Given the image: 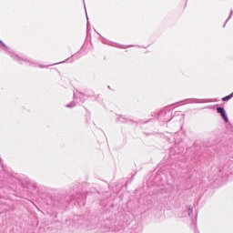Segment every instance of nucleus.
I'll return each mask as SVG.
<instances>
[{
    "label": "nucleus",
    "instance_id": "nucleus-2",
    "mask_svg": "<svg viewBox=\"0 0 233 233\" xmlns=\"http://www.w3.org/2000/svg\"><path fill=\"white\" fill-rule=\"evenodd\" d=\"M228 99H230V96L223 97L222 101H228Z\"/></svg>",
    "mask_w": 233,
    "mask_h": 233
},
{
    "label": "nucleus",
    "instance_id": "nucleus-3",
    "mask_svg": "<svg viewBox=\"0 0 233 233\" xmlns=\"http://www.w3.org/2000/svg\"><path fill=\"white\" fill-rule=\"evenodd\" d=\"M0 43H1V45L5 46V44H3V42H2V41H0Z\"/></svg>",
    "mask_w": 233,
    "mask_h": 233
},
{
    "label": "nucleus",
    "instance_id": "nucleus-1",
    "mask_svg": "<svg viewBox=\"0 0 233 233\" xmlns=\"http://www.w3.org/2000/svg\"><path fill=\"white\" fill-rule=\"evenodd\" d=\"M217 112L220 114L221 117L226 123H228V116H227V111L223 107H218Z\"/></svg>",
    "mask_w": 233,
    "mask_h": 233
}]
</instances>
